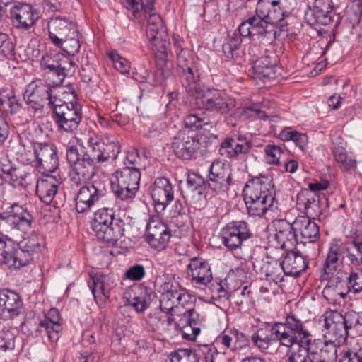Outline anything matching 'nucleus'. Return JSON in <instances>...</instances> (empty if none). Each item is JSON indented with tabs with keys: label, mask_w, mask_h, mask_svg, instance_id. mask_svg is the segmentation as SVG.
<instances>
[{
	"label": "nucleus",
	"mask_w": 362,
	"mask_h": 362,
	"mask_svg": "<svg viewBox=\"0 0 362 362\" xmlns=\"http://www.w3.org/2000/svg\"><path fill=\"white\" fill-rule=\"evenodd\" d=\"M178 63L182 69L181 83L186 91L194 98L197 108L221 115L228 114L235 108V99L226 93L218 89H202L197 86L198 75L194 73L193 63L187 51L180 52Z\"/></svg>",
	"instance_id": "f257e3e1"
},
{
	"label": "nucleus",
	"mask_w": 362,
	"mask_h": 362,
	"mask_svg": "<svg viewBox=\"0 0 362 362\" xmlns=\"http://www.w3.org/2000/svg\"><path fill=\"white\" fill-rule=\"evenodd\" d=\"M242 196L250 216L262 218L269 211L277 209L274 185L269 175H261L249 180L244 187Z\"/></svg>",
	"instance_id": "f03ea898"
},
{
	"label": "nucleus",
	"mask_w": 362,
	"mask_h": 362,
	"mask_svg": "<svg viewBox=\"0 0 362 362\" xmlns=\"http://www.w3.org/2000/svg\"><path fill=\"white\" fill-rule=\"evenodd\" d=\"M265 21L264 18L255 13L243 21L239 25L238 30L228 36L223 45V52L227 59L238 62L240 59L242 52L240 47L243 37H257L259 38L266 37L271 33L272 30H269V28Z\"/></svg>",
	"instance_id": "7ed1b4c3"
},
{
	"label": "nucleus",
	"mask_w": 362,
	"mask_h": 362,
	"mask_svg": "<svg viewBox=\"0 0 362 362\" xmlns=\"http://www.w3.org/2000/svg\"><path fill=\"white\" fill-rule=\"evenodd\" d=\"M66 160L71 165L69 175L73 185L86 184L96 174V162L88 151L81 154L76 146L70 145L66 148Z\"/></svg>",
	"instance_id": "20e7f679"
},
{
	"label": "nucleus",
	"mask_w": 362,
	"mask_h": 362,
	"mask_svg": "<svg viewBox=\"0 0 362 362\" xmlns=\"http://www.w3.org/2000/svg\"><path fill=\"white\" fill-rule=\"evenodd\" d=\"M90 225L98 238L110 244H115L124 233L121 221L115 218L113 209L101 208L97 210Z\"/></svg>",
	"instance_id": "39448f33"
},
{
	"label": "nucleus",
	"mask_w": 362,
	"mask_h": 362,
	"mask_svg": "<svg viewBox=\"0 0 362 362\" xmlns=\"http://www.w3.org/2000/svg\"><path fill=\"white\" fill-rule=\"evenodd\" d=\"M141 172L136 166H123L112 174V189L116 197L131 202L139 188Z\"/></svg>",
	"instance_id": "423d86ee"
},
{
	"label": "nucleus",
	"mask_w": 362,
	"mask_h": 362,
	"mask_svg": "<svg viewBox=\"0 0 362 362\" xmlns=\"http://www.w3.org/2000/svg\"><path fill=\"white\" fill-rule=\"evenodd\" d=\"M271 335L280 346L302 340L310 332L305 323L294 315H288L283 322H275L270 328Z\"/></svg>",
	"instance_id": "0eeeda50"
},
{
	"label": "nucleus",
	"mask_w": 362,
	"mask_h": 362,
	"mask_svg": "<svg viewBox=\"0 0 362 362\" xmlns=\"http://www.w3.org/2000/svg\"><path fill=\"white\" fill-rule=\"evenodd\" d=\"M107 193L105 185L100 180L81 185L74 197L76 211L85 213L89 211L93 206L102 202Z\"/></svg>",
	"instance_id": "6e6552de"
},
{
	"label": "nucleus",
	"mask_w": 362,
	"mask_h": 362,
	"mask_svg": "<svg viewBox=\"0 0 362 362\" xmlns=\"http://www.w3.org/2000/svg\"><path fill=\"white\" fill-rule=\"evenodd\" d=\"M252 236L248 223L243 220L230 221L221 230L223 245L232 252L241 250L244 243Z\"/></svg>",
	"instance_id": "1a4fd4ad"
},
{
	"label": "nucleus",
	"mask_w": 362,
	"mask_h": 362,
	"mask_svg": "<svg viewBox=\"0 0 362 362\" xmlns=\"http://www.w3.org/2000/svg\"><path fill=\"white\" fill-rule=\"evenodd\" d=\"M56 106L52 117L58 130L74 133L82 119L81 110L77 101H64Z\"/></svg>",
	"instance_id": "9d476101"
},
{
	"label": "nucleus",
	"mask_w": 362,
	"mask_h": 362,
	"mask_svg": "<svg viewBox=\"0 0 362 362\" xmlns=\"http://www.w3.org/2000/svg\"><path fill=\"white\" fill-rule=\"evenodd\" d=\"M54 90L52 88V83H46L40 79L30 82L26 86L23 95L28 111L33 114L41 112L52 95V91L54 95Z\"/></svg>",
	"instance_id": "9b49d317"
},
{
	"label": "nucleus",
	"mask_w": 362,
	"mask_h": 362,
	"mask_svg": "<svg viewBox=\"0 0 362 362\" xmlns=\"http://www.w3.org/2000/svg\"><path fill=\"white\" fill-rule=\"evenodd\" d=\"M87 144L89 155L97 163L115 160L120 152V146L113 136H105L103 138L90 136Z\"/></svg>",
	"instance_id": "f8f14e48"
},
{
	"label": "nucleus",
	"mask_w": 362,
	"mask_h": 362,
	"mask_svg": "<svg viewBox=\"0 0 362 362\" xmlns=\"http://www.w3.org/2000/svg\"><path fill=\"white\" fill-rule=\"evenodd\" d=\"M155 1L146 0V3H142L141 9L133 11V16L138 22L146 24L147 37H153V35L164 34L165 32L161 17L155 11Z\"/></svg>",
	"instance_id": "ddd939ff"
},
{
	"label": "nucleus",
	"mask_w": 362,
	"mask_h": 362,
	"mask_svg": "<svg viewBox=\"0 0 362 362\" xmlns=\"http://www.w3.org/2000/svg\"><path fill=\"white\" fill-rule=\"evenodd\" d=\"M32 259V253L21 247L16 250L11 239L0 235V264H5L10 268L18 269L29 264Z\"/></svg>",
	"instance_id": "4468645a"
},
{
	"label": "nucleus",
	"mask_w": 362,
	"mask_h": 362,
	"mask_svg": "<svg viewBox=\"0 0 362 362\" xmlns=\"http://www.w3.org/2000/svg\"><path fill=\"white\" fill-rule=\"evenodd\" d=\"M231 169L220 160H214L209 170L207 185L217 193L226 192L232 184Z\"/></svg>",
	"instance_id": "2eb2a0df"
},
{
	"label": "nucleus",
	"mask_w": 362,
	"mask_h": 362,
	"mask_svg": "<svg viewBox=\"0 0 362 362\" xmlns=\"http://www.w3.org/2000/svg\"><path fill=\"white\" fill-rule=\"evenodd\" d=\"M171 238L168 227L158 216L151 217L146 227V240L158 250L165 249Z\"/></svg>",
	"instance_id": "dca6fc26"
},
{
	"label": "nucleus",
	"mask_w": 362,
	"mask_h": 362,
	"mask_svg": "<svg viewBox=\"0 0 362 362\" xmlns=\"http://www.w3.org/2000/svg\"><path fill=\"white\" fill-rule=\"evenodd\" d=\"M174 185L170 179L159 177L151 187V195L157 213H162L174 199Z\"/></svg>",
	"instance_id": "f3484780"
},
{
	"label": "nucleus",
	"mask_w": 362,
	"mask_h": 362,
	"mask_svg": "<svg viewBox=\"0 0 362 362\" xmlns=\"http://www.w3.org/2000/svg\"><path fill=\"white\" fill-rule=\"evenodd\" d=\"M255 12L264 18L269 28L270 26H276L283 28L287 25V22L285 20V11L279 1H259L257 3Z\"/></svg>",
	"instance_id": "a211bd4d"
},
{
	"label": "nucleus",
	"mask_w": 362,
	"mask_h": 362,
	"mask_svg": "<svg viewBox=\"0 0 362 362\" xmlns=\"http://www.w3.org/2000/svg\"><path fill=\"white\" fill-rule=\"evenodd\" d=\"M11 20L17 28L28 30L38 20L37 9L30 4H18L10 10Z\"/></svg>",
	"instance_id": "6ab92c4d"
},
{
	"label": "nucleus",
	"mask_w": 362,
	"mask_h": 362,
	"mask_svg": "<svg viewBox=\"0 0 362 362\" xmlns=\"http://www.w3.org/2000/svg\"><path fill=\"white\" fill-rule=\"evenodd\" d=\"M200 146L201 143L198 139L179 132L173 138L171 148L178 158L189 160L197 156Z\"/></svg>",
	"instance_id": "aec40b11"
},
{
	"label": "nucleus",
	"mask_w": 362,
	"mask_h": 362,
	"mask_svg": "<svg viewBox=\"0 0 362 362\" xmlns=\"http://www.w3.org/2000/svg\"><path fill=\"white\" fill-rule=\"evenodd\" d=\"M348 247L339 239L332 240L329 244L323 264L325 275L334 274L343 262Z\"/></svg>",
	"instance_id": "412c9836"
},
{
	"label": "nucleus",
	"mask_w": 362,
	"mask_h": 362,
	"mask_svg": "<svg viewBox=\"0 0 362 362\" xmlns=\"http://www.w3.org/2000/svg\"><path fill=\"white\" fill-rule=\"evenodd\" d=\"M324 327L327 329L326 334L339 343L344 341L348 337L349 328L346 316L337 311L327 314Z\"/></svg>",
	"instance_id": "4be33fe9"
},
{
	"label": "nucleus",
	"mask_w": 362,
	"mask_h": 362,
	"mask_svg": "<svg viewBox=\"0 0 362 362\" xmlns=\"http://www.w3.org/2000/svg\"><path fill=\"white\" fill-rule=\"evenodd\" d=\"M2 219L6 220L12 228L21 231H27L30 229L33 221L30 212L16 203L2 212Z\"/></svg>",
	"instance_id": "5701e85b"
},
{
	"label": "nucleus",
	"mask_w": 362,
	"mask_h": 362,
	"mask_svg": "<svg viewBox=\"0 0 362 362\" xmlns=\"http://www.w3.org/2000/svg\"><path fill=\"white\" fill-rule=\"evenodd\" d=\"M252 142L244 136L239 135L236 139L226 138L220 145L221 156L230 159L242 158L252 148Z\"/></svg>",
	"instance_id": "b1692460"
},
{
	"label": "nucleus",
	"mask_w": 362,
	"mask_h": 362,
	"mask_svg": "<svg viewBox=\"0 0 362 362\" xmlns=\"http://www.w3.org/2000/svg\"><path fill=\"white\" fill-rule=\"evenodd\" d=\"M23 300L16 292L10 290L0 291V317L13 319L20 315L23 310Z\"/></svg>",
	"instance_id": "393cba45"
},
{
	"label": "nucleus",
	"mask_w": 362,
	"mask_h": 362,
	"mask_svg": "<svg viewBox=\"0 0 362 362\" xmlns=\"http://www.w3.org/2000/svg\"><path fill=\"white\" fill-rule=\"evenodd\" d=\"M49 37L53 45L61 44L60 37L67 36L77 29V25L66 16H54L47 23Z\"/></svg>",
	"instance_id": "a878e982"
},
{
	"label": "nucleus",
	"mask_w": 362,
	"mask_h": 362,
	"mask_svg": "<svg viewBox=\"0 0 362 362\" xmlns=\"http://www.w3.org/2000/svg\"><path fill=\"white\" fill-rule=\"evenodd\" d=\"M37 153L36 168L42 174L53 173L58 168L59 160L54 146L49 144H41Z\"/></svg>",
	"instance_id": "bb28decb"
},
{
	"label": "nucleus",
	"mask_w": 362,
	"mask_h": 362,
	"mask_svg": "<svg viewBox=\"0 0 362 362\" xmlns=\"http://www.w3.org/2000/svg\"><path fill=\"white\" fill-rule=\"evenodd\" d=\"M293 226L300 243H311L320 238L319 227L308 216H298L293 221Z\"/></svg>",
	"instance_id": "cd10ccee"
},
{
	"label": "nucleus",
	"mask_w": 362,
	"mask_h": 362,
	"mask_svg": "<svg viewBox=\"0 0 362 362\" xmlns=\"http://www.w3.org/2000/svg\"><path fill=\"white\" fill-rule=\"evenodd\" d=\"M36 182V193L40 199L46 204H50L62 183L58 176L43 174Z\"/></svg>",
	"instance_id": "c85d7f7f"
},
{
	"label": "nucleus",
	"mask_w": 362,
	"mask_h": 362,
	"mask_svg": "<svg viewBox=\"0 0 362 362\" xmlns=\"http://www.w3.org/2000/svg\"><path fill=\"white\" fill-rule=\"evenodd\" d=\"M275 237L279 245L283 248H291L299 243L293 222L289 223L285 219H278L274 222Z\"/></svg>",
	"instance_id": "c756f323"
},
{
	"label": "nucleus",
	"mask_w": 362,
	"mask_h": 362,
	"mask_svg": "<svg viewBox=\"0 0 362 362\" xmlns=\"http://www.w3.org/2000/svg\"><path fill=\"white\" fill-rule=\"evenodd\" d=\"M40 66L46 71V74L50 75L48 77L56 80L52 81V83L61 84L64 81L66 74L65 72L66 67L63 65V62L58 54H51L46 53L42 55L40 59Z\"/></svg>",
	"instance_id": "7c9ffc66"
},
{
	"label": "nucleus",
	"mask_w": 362,
	"mask_h": 362,
	"mask_svg": "<svg viewBox=\"0 0 362 362\" xmlns=\"http://www.w3.org/2000/svg\"><path fill=\"white\" fill-rule=\"evenodd\" d=\"M281 263L284 274L295 277L299 276L308 267L306 257L292 250L286 253Z\"/></svg>",
	"instance_id": "2f4dec72"
},
{
	"label": "nucleus",
	"mask_w": 362,
	"mask_h": 362,
	"mask_svg": "<svg viewBox=\"0 0 362 362\" xmlns=\"http://www.w3.org/2000/svg\"><path fill=\"white\" fill-rule=\"evenodd\" d=\"M188 275L197 284L206 286L212 280V272L207 262L202 259H191L187 266Z\"/></svg>",
	"instance_id": "473e14b6"
},
{
	"label": "nucleus",
	"mask_w": 362,
	"mask_h": 362,
	"mask_svg": "<svg viewBox=\"0 0 362 362\" xmlns=\"http://www.w3.org/2000/svg\"><path fill=\"white\" fill-rule=\"evenodd\" d=\"M332 151L334 160L342 171L351 172L356 170L357 161L352 156L348 155L346 147L342 142L333 143Z\"/></svg>",
	"instance_id": "72a5a7b5"
},
{
	"label": "nucleus",
	"mask_w": 362,
	"mask_h": 362,
	"mask_svg": "<svg viewBox=\"0 0 362 362\" xmlns=\"http://www.w3.org/2000/svg\"><path fill=\"white\" fill-rule=\"evenodd\" d=\"M41 144L30 139L25 135L20 136L18 153L21 162L28 165L35 160L38 147H40Z\"/></svg>",
	"instance_id": "f704fd0d"
},
{
	"label": "nucleus",
	"mask_w": 362,
	"mask_h": 362,
	"mask_svg": "<svg viewBox=\"0 0 362 362\" xmlns=\"http://www.w3.org/2000/svg\"><path fill=\"white\" fill-rule=\"evenodd\" d=\"M261 275L264 276L267 280L277 284L283 280L281 275L283 267L281 263L275 259L267 258L263 262L259 269Z\"/></svg>",
	"instance_id": "c9c22d12"
},
{
	"label": "nucleus",
	"mask_w": 362,
	"mask_h": 362,
	"mask_svg": "<svg viewBox=\"0 0 362 362\" xmlns=\"http://www.w3.org/2000/svg\"><path fill=\"white\" fill-rule=\"evenodd\" d=\"M60 40L61 44L54 45L60 48L68 55L75 56L79 52L82 42L81 35L78 28L70 33L67 36L60 37Z\"/></svg>",
	"instance_id": "e433bc0d"
},
{
	"label": "nucleus",
	"mask_w": 362,
	"mask_h": 362,
	"mask_svg": "<svg viewBox=\"0 0 362 362\" xmlns=\"http://www.w3.org/2000/svg\"><path fill=\"white\" fill-rule=\"evenodd\" d=\"M305 20L309 25L317 30L318 26L329 25L332 21V16L322 9L310 7L305 13Z\"/></svg>",
	"instance_id": "4c0bfd02"
},
{
	"label": "nucleus",
	"mask_w": 362,
	"mask_h": 362,
	"mask_svg": "<svg viewBox=\"0 0 362 362\" xmlns=\"http://www.w3.org/2000/svg\"><path fill=\"white\" fill-rule=\"evenodd\" d=\"M149 48L155 54L158 60L165 63L168 60L169 42L163 39V34L153 35V37H148Z\"/></svg>",
	"instance_id": "58836bf2"
},
{
	"label": "nucleus",
	"mask_w": 362,
	"mask_h": 362,
	"mask_svg": "<svg viewBox=\"0 0 362 362\" xmlns=\"http://www.w3.org/2000/svg\"><path fill=\"white\" fill-rule=\"evenodd\" d=\"M127 294L132 298L128 300L129 304L138 312L144 311L151 302V294L146 288H139L136 291H132Z\"/></svg>",
	"instance_id": "ea45409f"
},
{
	"label": "nucleus",
	"mask_w": 362,
	"mask_h": 362,
	"mask_svg": "<svg viewBox=\"0 0 362 362\" xmlns=\"http://www.w3.org/2000/svg\"><path fill=\"white\" fill-rule=\"evenodd\" d=\"M35 181L33 172L27 171L23 168H16L13 171V176L8 184L13 187L27 188Z\"/></svg>",
	"instance_id": "a19ab883"
},
{
	"label": "nucleus",
	"mask_w": 362,
	"mask_h": 362,
	"mask_svg": "<svg viewBox=\"0 0 362 362\" xmlns=\"http://www.w3.org/2000/svg\"><path fill=\"white\" fill-rule=\"evenodd\" d=\"M43 320L47 323L52 332L49 333V341L56 342L59 339V332L62 331L61 317L57 309L52 308Z\"/></svg>",
	"instance_id": "79ce46f5"
},
{
	"label": "nucleus",
	"mask_w": 362,
	"mask_h": 362,
	"mask_svg": "<svg viewBox=\"0 0 362 362\" xmlns=\"http://www.w3.org/2000/svg\"><path fill=\"white\" fill-rule=\"evenodd\" d=\"M19 246L33 255L38 253L44 247V239L40 234L33 232L20 242Z\"/></svg>",
	"instance_id": "37998d69"
},
{
	"label": "nucleus",
	"mask_w": 362,
	"mask_h": 362,
	"mask_svg": "<svg viewBox=\"0 0 362 362\" xmlns=\"http://www.w3.org/2000/svg\"><path fill=\"white\" fill-rule=\"evenodd\" d=\"M52 88L54 89V95H52L50 99H48L47 104L53 109V114H54V108L56 105H62L64 101L69 102L70 100L76 101V95L74 91L71 93H65L64 88L60 86V84H55L52 83ZM52 95H53L52 93Z\"/></svg>",
	"instance_id": "c03bdc74"
},
{
	"label": "nucleus",
	"mask_w": 362,
	"mask_h": 362,
	"mask_svg": "<svg viewBox=\"0 0 362 362\" xmlns=\"http://www.w3.org/2000/svg\"><path fill=\"white\" fill-rule=\"evenodd\" d=\"M288 349L286 353L288 362H310L308 354L300 341L292 342V344L284 346Z\"/></svg>",
	"instance_id": "a18cd8bd"
},
{
	"label": "nucleus",
	"mask_w": 362,
	"mask_h": 362,
	"mask_svg": "<svg viewBox=\"0 0 362 362\" xmlns=\"http://www.w3.org/2000/svg\"><path fill=\"white\" fill-rule=\"evenodd\" d=\"M323 341L320 339H313V335L310 332L300 341V343L304 345V349H305L310 362H314L313 359H318Z\"/></svg>",
	"instance_id": "49530a36"
},
{
	"label": "nucleus",
	"mask_w": 362,
	"mask_h": 362,
	"mask_svg": "<svg viewBox=\"0 0 362 362\" xmlns=\"http://www.w3.org/2000/svg\"><path fill=\"white\" fill-rule=\"evenodd\" d=\"M177 290L178 288H174L162 293L160 298V308L163 313H177Z\"/></svg>",
	"instance_id": "de8ad7c7"
},
{
	"label": "nucleus",
	"mask_w": 362,
	"mask_h": 362,
	"mask_svg": "<svg viewBox=\"0 0 362 362\" xmlns=\"http://www.w3.org/2000/svg\"><path fill=\"white\" fill-rule=\"evenodd\" d=\"M195 298L190 295L185 288L179 287L177 290V315H182L183 311L191 310L195 306Z\"/></svg>",
	"instance_id": "09e8293b"
},
{
	"label": "nucleus",
	"mask_w": 362,
	"mask_h": 362,
	"mask_svg": "<svg viewBox=\"0 0 362 362\" xmlns=\"http://www.w3.org/2000/svg\"><path fill=\"white\" fill-rule=\"evenodd\" d=\"M20 107L19 99L13 93H8L4 91L0 93V110L14 114L20 110Z\"/></svg>",
	"instance_id": "8fccbe9b"
},
{
	"label": "nucleus",
	"mask_w": 362,
	"mask_h": 362,
	"mask_svg": "<svg viewBox=\"0 0 362 362\" xmlns=\"http://www.w3.org/2000/svg\"><path fill=\"white\" fill-rule=\"evenodd\" d=\"M187 185L188 189L191 192H196L200 198L206 197L205 190L208 185L204 177L196 173H192L187 177Z\"/></svg>",
	"instance_id": "3c124183"
},
{
	"label": "nucleus",
	"mask_w": 362,
	"mask_h": 362,
	"mask_svg": "<svg viewBox=\"0 0 362 362\" xmlns=\"http://www.w3.org/2000/svg\"><path fill=\"white\" fill-rule=\"evenodd\" d=\"M156 319L158 320L156 329L159 332L170 333L176 330L177 327V324L170 313L158 314Z\"/></svg>",
	"instance_id": "603ef678"
},
{
	"label": "nucleus",
	"mask_w": 362,
	"mask_h": 362,
	"mask_svg": "<svg viewBox=\"0 0 362 362\" xmlns=\"http://www.w3.org/2000/svg\"><path fill=\"white\" fill-rule=\"evenodd\" d=\"M337 346L332 340H324L318 359L314 362H334L337 358Z\"/></svg>",
	"instance_id": "864d4df0"
},
{
	"label": "nucleus",
	"mask_w": 362,
	"mask_h": 362,
	"mask_svg": "<svg viewBox=\"0 0 362 362\" xmlns=\"http://www.w3.org/2000/svg\"><path fill=\"white\" fill-rule=\"evenodd\" d=\"M253 345L261 351L267 349L274 340V337L267 334L266 329H258L251 336Z\"/></svg>",
	"instance_id": "5fc2aeb1"
},
{
	"label": "nucleus",
	"mask_w": 362,
	"mask_h": 362,
	"mask_svg": "<svg viewBox=\"0 0 362 362\" xmlns=\"http://www.w3.org/2000/svg\"><path fill=\"white\" fill-rule=\"evenodd\" d=\"M171 362H199L197 354L189 349H180L170 355Z\"/></svg>",
	"instance_id": "6e6d98bb"
},
{
	"label": "nucleus",
	"mask_w": 362,
	"mask_h": 362,
	"mask_svg": "<svg viewBox=\"0 0 362 362\" xmlns=\"http://www.w3.org/2000/svg\"><path fill=\"white\" fill-rule=\"evenodd\" d=\"M347 279L346 288L349 292L358 293L362 291V269L352 271Z\"/></svg>",
	"instance_id": "4d7b16f0"
},
{
	"label": "nucleus",
	"mask_w": 362,
	"mask_h": 362,
	"mask_svg": "<svg viewBox=\"0 0 362 362\" xmlns=\"http://www.w3.org/2000/svg\"><path fill=\"white\" fill-rule=\"evenodd\" d=\"M108 57L112 62L114 68L122 74H126L129 72L130 62L124 57H122L117 51H111L108 53Z\"/></svg>",
	"instance_id": "13d9d810"
},
{
	"label": "nucleus",
	"mask_w": 362,
	"mask_h": 362,
	"mask_svg": "<svg viewBox=\"0 0 362 362\" xmlns=\"http://www.w3.org/2000/svg\"><path fill=\"white\" fill-rule=\"evenodd\" d=\"M88 285L95 299L107 296L108 291L105 287V282L102 276L98 275L91 276Z\"/></svg>",
	"instance_id": "bf43d9fd"
},
{
	"label": "nucleus",
	"mask_w": 362,
	"mask_h": 362,
	"mask_svg": "<svg viewBox=\"0 0 362 362\" xmlns=\"http://www.w3.org/2000/svg\"><path fill=\"white\" fill-rule=\"evenodd\" d=\"M349 330H354L356 334H362V312H347L345 314Z\"/></svg>",
	"instance_id": "052dcab7"
},
{
	"label": "nucleus",
	"mask_w": 362,
	"mask_h": 362,
	"mask_svg": "<svg viewBox=\"0 0 362 362\" xmlns=\"http://www.w3.org/2000/svg\"><path fill=\"white\" fill-rule=\"evenodd\" d=\"M345 275L346 274L341 269H338L334 274H324L325 279L327 280L326 286L337 288V292L339 291V288L345 289L346 282L343 280Z\"/></svg>",
	"instance_id": "680f3d73"
},
{
	"label": "nucleus",
	"mask_w": 362,
	"mask_h": 362,
	"mask_svg": "<svg viewBox=\"0 0 362 362\" xmlns=\"http://www.w3.org/2000/svg\"><path fill=\"white\" fill-rule=\"evenodd\" d=\"M184 124L187 128L199 129L209 124V121L208 119L199 117L197 114H189L185 117Z\"/></svg>",
	"instance_id": "e2e57ef3"
},
{
	"label": "nucleus",
	"mask_w": 362,
	"mask_h": 362,
	"mask_svg": "<svg viewBox=\"0 0 362 362\" xmlns=\"http://www.w3.org/2000/svg\"><path fill=\"white\" fill-rule=\"evenodd\" d=\"M267 160L271 164L279 165V160L284 154L283 148L277 145L268 144L264 148Z\"/></svg>",
	"instance_id": "0e129e2a"
},
{
	"label": "nucleus",
	"mask_w": 362,
	"mask_h": 362,
	"mask_svg": "<svg viewBox=\"0 0 362 362\" xmlns=\"http://www.w3.org/2000/svg\"><path fill=\"white\" fill-rule=\"evenodd\" d=\"M264 106H259L258 105H252L248 107H246L244 109V114L247 117L251 118L252 119H272L269 116L264 112L262 109Z\"/></svg>",
	"instance_id": "69168bd1"
},
{
	"label": "nucleus",
	"mask_w": 362,
	"mask_h": 362,
	"mask_svg": "<svg viewBox=\"0 0 362 362\" xmlns=\"http://www.w3.org/2000/svg\"><path fill=\"white\" fill-rule=\"evenodd\" d=\"M14 45L8 35L6 33H0V53L6 57L13 56Z\"/></svg>",
	"instance_id": "338daca9"
},
{
	"label": "nucleus",
	"mask_w": 362,
	"mask_h": 362,
	"mask_svg": "<svg viewBox=\"0 0 362 362\" xmlns=\"http://www.w3.org/2000/svg\"><path fill=\"white\" fill-rule=\"evenodd\" d=\"M145 274V268L141 264H134L130 267L125 272V276L127 279L135 281L141 280Z\"/></svg>",
	"instance_id": "774afa93"
}]
</instances>
